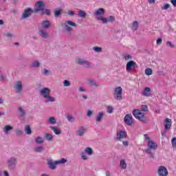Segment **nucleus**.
I'll return each instance as SVG.
<instances>
[{
    "mask_svg": "<svg viewBox=\"0 0 176 176\" xmlns=\"http://www.w3.org/2000/svg\"><path fill=\"white\" fill-rule=\"evenodd\" d=\"M148 148H146L144 152L148 155H150V157H155V154L152 153L151 150L156 151L157 149V144L155 143L153 141H149L147 144Z\"/></svg>",
    "mask_w": 176,
    "mask_h": 176,
    "instance_id": "nucleus-1",
    "label": "nucleus"
},
{
    "mask_svg": "<svg viewBox=\"0 0 176 176\" xmlns=\"http://www.w3.org/2000/svg\"><path fill=\"white\" fill-rule=\"evenodd\" d=\"M133 115L136 119H138L140 120V122H142V123H148V118H145V115L142 113L140 109L133 110Z\"/></svg>",
    "mask_w": 176,
    "mask_h": 176,
    "instance_id": "nucleus-2",
    "label": "nucleus"
},
{
    "mask_svg": "<svg viewBox=\"0 0 176 176\" xmlns=\"http://www.w3.org/2000/svg\"><path fill=\"white\" fill-rule=\"evenodd\" d=\"M65 163H67V159L65 158H61L60 160L54 162H53L52 160H50L47 162V164L50 166V168L52 170H55L57 165L65 164Z\"/></svg>",
    "mask_w": 176,
    "mask_h": 176,
    "instance_id": "nucleus-3",
    "label": "nucleus"
},
{
    "mask_svg": "<svg viewBox=\"0 0 176 176\" xmlns=\"http://www.w3.org/2000/svg\"><path fill=\"white\" fill-rule=\"evenodd\" d=\"M46 8V4L43 1H38L34 5V13H38V12H43Z\"/></svg>",
    "mask_w": 176,
    "mask_h": 176,
    "instance_id": "nucleus-4",
    "label": "nucleus"
},
{
    "mask_svg": "<svg viewBox=\"0 0 176 176\" xmlns=\"http://www.w3.org/2000/svg\"><path fill=\"white\" fill-rule=\"evenodd\" d=\"M76 63L78 64V65H83L85 68H91V63L85 58H77Z\"/></svg>",
    "mask_w": 176,
    "mask_h": 176,
    "instance_id": "nucleus-5",
    "label": "nucleus"
},
{
    "mask_svg": "<svg viewBox=\"0 0 176 176\" xmlns=\"http://www.w3.org/2000/svg\"><path fill=\"white\" fill-rule=\"evenodd\" d=\"M35 11L32 10L31 8H27L24 10L21 16V20H25V19H28L32 14V13H34Z\"/></svg>",
    "mask_w": 176,
    "mask_h": 176,
    "instance_id": "nucleus-6",
    "label": "nucleus"
},
{
    "mask_svg": "<svg viewBox=\"0 0 176 176\" xmlns=\"http://www.w3.org/2000/svg\"><path fill=\"white\" fill-rule=\"evenodd\" d=\"M71 27H74V28H76L78 27V25L75 23L74 22H72L71 21H66V23H65L64 30L65 31H67V32H72L73 29Z\"/></svg>",
    "mask_w": 176,
    "mask_h": 176,
    "instance_id": "nucleus-7",
    "label": "nucleus"
},
{
    "mask_svg": "<svg viewBox=\"0 0 176 176\" xmlns=\"http://www.w3.org/2000/svg\"><path fill=\"white\" fill-rule=\"evenodd\" d=\"M173 122H171V119L170 118H166L165 120V124H164V131L162 132V137H166V134L170 129H171V124Z\"/></svg>",
    "mask_w": 176,
    "mask_h": 176,
    "instance_id": "nucleus-8",
    "label": "nucleus"
},
{
    "mask_svg": "<svg viewBox=\"0 0 176 176\" xmlns=\"http://www.w3.org/2000/svg\"><path fill=\"white\" fill-rule=\"evenodd\" d=\"M123 91V89L121 87H117L115 89V92L113 94L114 98L116 100H122L123 96H122V93Z\"/></svg>",
    "mask_w": 176,
    "mask_h": 176,
    "instance_id": "nucleus-9",
    "label": "nucleus"
},
{
    "mask_svg": "<svg viewBox=\"0 0 176 176\" xmlns=\"http://www.w3.org/2000/svg\"><path fill=\"white\" fill-rule=\"evenodd\" d=\"M138 68V65L133 60H130L126 63V72H131L132 69H136Z\"/></svg>",
    "mask_w": 176,
    "mask_h": 176,
    "instance_id": "nucleus-10",
    "label": "nucleus"
},
{
    "mask_svg": "<svg viewBox=\"0 0 176 176\" xmlns=\"http://www.w3.org/2000/svg\"><path fill=\"white\" fill-rule=\"evenodd\" d=\"M8 167L11 168L12 170H14L16 168V166L17 164V158L16 157H11L8 159L7 162Z\"/></svg>",
    "mask_w": 176,
    "mask_h": 176,
    "instance_id": "nucleus-11",
    "label": "nucleus"
},
{
    "mask_svg": "<svg viewBox=\"0 0 176 176\" xmlns=\"http://www.w3.org/2000/svg\"><path fill=\"white\" fill-rule=\"evenodd\" d=\"M157 174L159 176H167L168 175V170H167V168L164 166H160L157 169Z\"/></svg>",
    "mask_w": 176,
    "mask_h": 176,
    "instance_id": "nucleus-12",
    "label": "nucleus"
},
{
    "mask_svg": "<svg viewBox=\"0 0 176 176\" xmlns=\"http://www.w3.org/2000/svg\"><path fill=\"white\" fill-rule=\"evenodd\" d=\"M124 121L127 126H131L134 123V119H133L131 114H126L124 118Z\"/></svg>",
    "mask_w": 176,
    "mask_h": 176,
    "instance_id": "nucleus-13",
    "label": "nucleus"
},
{
    "mask_svg": "<svg viewBox=\"0 0 176 176\" xmlns=\"http://www.w3.org/2000/svg\"><path fill=\"white\" fill-rule=\"evenodd\" d=\"M127 138V133L124 131H119L117 132V141H122V140Z\"/></svg>",
    "mask_w": 176,
    "mask_h": 176,
    "instance_id": "nucleus-14",
    "label": "nucleus"
},
{
    "mask_svg": "<svg viewBox=\"0 0 176 176\" xmlns=\"http://www.w3.org/2000/svg\"><path fill=\"white\" fill-rule=\"evenodd\" d=\"M2 130L5 135H9L10 134V131L13 130V126L9 124L5 125L2 128Z\"/></svg>",
    "mask_w": 176,
    "mask_h": 176,
    "instance_id": "nucleus-15",
    "label": "nucleus"
},
{
    "mask_svg": "<svg viewBox=\"0 0 176 176\" xmlns=\"http://www.w3.org/2000/svg\"><path fill=\"white\" fill-rule=\"evenodd\" d=\"M14 88L16 89V93L20 94L23 90V84L21 81H16Z\"/></svg>",
    "mask_w": 176,
    "mask_h": 176,
    "instance_id": "nucleus-16",
    "label": "nucleus"
},
{
    "mask_svg": "<svg viewBox=\"0 0 176 176\" xmlns=\"http://www.w3.org/2000/svg\"><path fill=\"white\" fill-rule=\"evenodd\" d=\"M18 113L20 119H25V116H27V113L22 107H18Z\"/></svg>",
    "mask_w": 176,
    "mask_h": 176,
    "instance_id": "nucleus-17",
    "label": "nucleus"
},
{
    "mask_svg": "<svg viewBox=\"0 0 176 176\" xmlns=\"http://www.w3.org/2000/svg\"><path fill=\"white\" fill-rule=\"evenodd\" d=\"M40 94L44 98H46L50 95V89L49 88L44 87L40 90Z\"/></svg>",
    "mask_w": 176,
    "mask_h": 176,
    "instance_id": "nucleus-18",
    "label": "nucleus"
},
{
    "mask_svg": "<svg viewBox=\"0 0 176 176\" xmlns=\"http://www.w3.org/2000/svg\"><path fill=\"white\" fill-rule=\"evenodd\" d=\"M38 35H40L43 39H47L49 38V33L46 29H40L38 30Z\"/></svg>",
    "mask_w": 176,
    "mask_h": 176,
    "instance_id": "nucleus-19",
    "label": "nucleus"
},
{
    "mask_svg": "<svg viewBox=\"0 0 176 176\" xmlns=\"http://www.w3.org/2000/svg\"><path fill=\"white\" fill-rule=\"evenodd\" d=\"M87 129L85 128V126H80L78 128V130L76 131L77 135H79V137H82L83 134L86 133Z\"/></svg>",
    "mask_w": 176,
    "mask_h": 176,
    "instance_id": "nucleus-20",
    "label": "nucleus"
},
{
    "mask_svg": "<svg viewBox=\"0 0 176 176\" xmlns=\"http://www.w3.org/2000/svg\"><path fill=\"white\" fill-rule=\"evenodd\" d=\"M142 96L144 97H151L152 93L151 92V88L145 87L144 91L142 92Z\"/></svg>",
    "mask_w": 176,
    "mask_h": 176,
    "instance_id": "nucleus-21",
    "label": "nucleus"
},
{
    "mask_svg": "<svg viewBox=\"0 0 176 176\" xmlns=\"http://www.w3.org/2000/svg\"><path fill=\"white\" fill-rule=\"evenodd\" d=\"M30 68H39L41 63L38 60H33L30 65Z\"/></svg>",
    "mask_w": 176,
    "mask_h": 176,
    "instance_id": "nucleus-22",
    "label": "nucleus"
},
{
    "mask_svg": "<svg viewBox=\"0 0 176 176\" xmlns=\"http://www.w3.org/2000/svg\"><path fill=\"white\" fill-rule=\"evenodd\" d=\"M50 25H51L50 21L47 20H44L41 23V27L42 28H44V30H47V28H50Z\"/></svg>",
    "mask_w": 176,
    "mask_h": 176,
    "instance_id": "nucleus-23",
    "label": "nucleus"
},
{
    "mask_svg": "<svg viewBox=\"0 0 176 176\" xmlns=\"http://www.w3.org/2000/svg\"><path fill=\"white\" fill-rule=\"evenodd\" d=\"M104 13L105 10H104V8H99L98 10L94 12V14L95 16H96V17H101V16Z\"/></svg>",
    "mask_w": 176,
    "mask_h": 176,
    "instance_id": "nucleus-24",
    "label": "nucleus"
},
{
    "mask_svg": "<svg viewBox=\"0 0 176 176\" xmlns=\"http://www.w3.org/2000/svg\"><path fill=\"white\" fill-rule=\"evenodd\" d=\"M120 167L122 170H126L127 168V164L124 160H121L120 162Z\"/></svg>",
    "mask_w": 176,
    "mask_h": 176,
    "instance_id": "nucleus-25",
    "label": "nucleus"
},
{
    "mask_svg": "<svg viewBox=\"0 0 176 176\" xmlns=\"http://www.w3.org/2000/svg\"><path fill=\"white\" fill-rule=\"evenodd\" d=\"M50 129H51V130H53L54 134H56V135H60V134H61V130H60V129L58 128H56L55 126H50Z\"/></svg>",
    "mask_w": 176,
    "mask_h": 176,
    "instance_id": "nucleus-26",
    "label": "nucleus"
},
{
    "mask_svg": "<svg viewBox=\"0 0 176 176\" xmlns=\"http://www.w3.org/2000/svg\"><path fill=\"white\" fill-rule=\"evenodd\" d=\"M89 82L90 86H91L92 87H98V86H100V84H98V82H96L93 79L89 80Z\"/></svg>",
    "mask_w": 176,
    "mask_h": 176,
    "instance_id": "nucleus-27",
    "label": "nucleus"
},
{
    "mask_svg": "<svg viewBox=\"0 0 176 176\" xmlns=\"http://www.w3.org/2000/svg\"><path fill=\"white\" fill-rule=\"evenodd\" d=\"M104 118V113L99 112L98 116H96V122H101Z\"/></svg>",
    "mask_w": 176,
    "mask_h": 176,
    "instance_id": "nucleus-28",
    "label": "nucleus"
},
{
    "mask_svg": "<svg viewBox=\"0 0 176 176\" xmlns=\"http://www.w3.org/2000/svg\"><path fill=\"white\" fill-rule=\"evenodd\" d=\"M47 122H48L49 124H56V118L54 117H50L47 120Z\"/></svg>",
    "mask_w": 176,
    "mask_h": 176,
    "instance_id": "nucleus-29",
    "label": "nucleus"
},
{
    "mask_svg": "<svg viewBox=\"0 0 176 176\" xmlns=\"http://www.w3.org/2000/svg\"><path fill=\"white\" fill-rule=\"evenodd\" d=\"M78 16L79 17H81L82 19H85V17H86V16H87L86 12H85L82 10H80L78 11Z\"/></svg>",
    "mask_w": 176,
    "mask_h": 176,
    "instance_id": "nucleus-30",
    "label": "nucleus"
},
{
    "mask_svg": "<svg viewBox=\"0 0 176 176\" xmlns=\"http://www.w3.org/2000/svg\"><path fill=\"white\" fill-rule=\"evenodd\" d=\"M96 20L102 21L103 24H107V23H108V19L102 16H96Z\"/></svg>",
    "mask_w": 176,
    "mask_h": 176,
    "instance_id": "nucleus-31",
    "label": "nucleus"
},
{
    "mask_svg": "<svg viewBox=\"0 0 176 176\" xmlns=\"http://www.w3.org/2000/svg\"><path fill=\"white\" fill-rule=\"evenodd\" d=\"M35 152H38L39 153H41V152H43V151H45V147H43V146H37L35 148H34Z\"/></svg>",
    "mask_w": 176,
    "mask_h": 176,
    "instance_id": "nucleus-32",
    "label": "nucleus"
},
{
    "mask_svg": "<svg viewBox=\"0 0 176 176\" xmlns=\"http://www.w3.org/2000/svg\"><path fill=\"white\" fill-rule=\"evenodd\" d=\"M25 133L30 135V134L32 133V131L31 130V126L30 125H27L25 128Z\"/></svg>",
    "mask_w": 176,
    "mask_h": 176,
    "instance_id": "nucleus-33",
    "label": "nucleus"
},
{
    "mask_svg": "<svg viewBox=\"0 0 176 176\" xmlns=\"http://www.w3.org/2000/svg\"><path fill=\"white\" fill-rule=\"evenodd\" d=\"M85 153L89 155V156H91L93 155V148L87 147L85 148Z\"/></svg>",
    "mask_w": 176,
    "mask_h": 176,
    "instance_id": "nucleus-34",
    "label": "nucleus"
},
{
    "mask_svg": "<svg viewBox=\"0 0 176 176\" xmlns=\"http://www.w3.org/2000/svg\"><path fill=\"white\" fill-rule=\"evenodd\" d=\"M35 142L36 144H43V142H45V140H43L41 136H38L35 139Z\"/></svg>",
    "mask_w": 176,
    "mask_h": 176,
    "instance_id": "nucleus-35",
    "label": "nucleus"
},
{
    "mask_svg": "<svg viewBox=\"0 0 176 176\" xmlns=\"http://www.w3.org/2000/svg\"><path fill=\"white\" fill-rule=\"evenodd\" d=\"M55 17H60L61 16V9H58L54 11Z\"/></svg>",
    "mask_w": 176,
    "mask_h": 176,
    "instance_id": "nucleus-36",
    "label": "nucleus"
},
{
    "mask_svg": "<svg viewBox=\"0 0 176 176\" xmlns=\"http://www.w3.org/2000/svg\"><path fill=\"white\" fill-rule=\"evenodd\" d=\"M67 119L68 122H70L71 123H74V122H75V118L72 116H70V115L67 116Z\"/></svg>",
    "mask_w": 176,
    "mask_h": 176,
    "instance_id": "nucleus-37",
    "label": "nucleus"
},
{
    "mask_svg": "<svg viewBox=\"0 0 176 176\" xmlns=\"http://www.w3.org/2000/svg\"><path fill=\"white\" fill-rule=\"evenodd\" d=\"M47 98V100H48L45 101V102H49V101H50V102H54V101H56V98H53V97L50 96V95L48 96H47V98Z\"/></svg>",
    "mask_w": 176,
    "mask_h": 176,
    "instance_id": "nucleus-38",
    "label": "nucleus"
},
{
    "mask_svg": "<svg viewBox=\"0 0 176 176\" xmlns=\"http://www.w3.org/2000/svg\"><path fill=\"white\" fill-rule=\"evenodd\" d=\"M45 138L47 140V141H52V140H53V135L50 133H46Z\"/></svg>",
    "mask_w": 176,
    "mask_h": 176,
    "instance_id": "nucleus-39",
    "label": "nucleus"
},
{
    "mask_svg": "<svg viewBox=\"0 0 176 176\" xmlns=\"http://www.w3.org/2000/svg\"><path fill=\"white\" fill-rule=\"evenodd\" d=\"M5 36H7V38H9V39H12L14 35L12 33H10V32H7L4 34Z\"/></svg>",
    "mask_w": 176,
    "mask_h": 176,
    "instance_id": "nucleus-40",
    "label": "nucleus"
},
{
    "mask_svg": "<svg viewBox=\"0 0 176 176\" xmlns=\"http://www.w3.org/2000/svg\"><path fill=\"white\" fill-rule=\"evenodd\" d=\"M93 50L94 52H96V53H100V52H102V48H101L100 47H94Z\"/></svg>",
    "mask_w": 176,
    "mask_h": 176,
    "instance_id": "nucleus-41",
    "label": "nucleus"
},
{
    "mask_svg": "<svg viewBox=\"0 0 176 176\" xmlns=\"http://www.w3.org/2000/svg\"><path fill=\"white\" fill-rule=\"evenodd\" d=\"M153 72V71L152 70V69L151 68H148L145 70V74L146 75L148 76L149 75H152V73Z\"/></svg>",
    "mask_w": 176,
    "mask_h": 176,
    "instance_id": "nucleus-42",
    "label": "nucleus"
},
{
    "mask_svg": "<svg viewBox=\"0 0 176 176\" xmlns=\"http://www.w3.org/2000/svg\"><path fill=\"white\" fill-rule=\"evenodd\" d=\"M138 28V22L137 21H135L133 23V30H134V31L137 30Z\"/></svg>",
    "mask_w": 176,
    "mask_h": 176,
    "instance_id": "nucleus-43",
    "label": "nucleus"
},
{
    "mask_svg": "<svg viewBox=\"0 0 176 176\" xmlns=\"http://www.w3.org/2000/svg\"><path fill=\"white\" fill-rule=\"evenodd\" d=\"M63 86L65 87H68V86H71V82H69V80H65L63 81Z\"/></svg>",
    "mask_w": 176,
    "mask_h": 176,
    "instance_id": "nucleus-44",
    "label": "nucleus"
},
{
    "mask_svg": "<svg viewBox=\"0 0 176 176\" xmlns=\"http://www.w3.org/2000/svg\"><path fill=\"white\" fill-rule=\"evenodd\" d=\"M141 109L143 112H146L148 111V106L142 104L141 107Z\"/></svg>",
    "mask_w": 176,
    "mask_h": 176,
    "instance_id": "nucleus-45",
    "label": "nucleus"
},
{
    "mask_svg": "<svg viewBox=\"0 0 176 176\" xmlns=\"http://www.w3.org/2000/svg\"><path fill=\"white\" fill-rule=\"evenodd\" d=\"M169 8H170V4L166 3L164 6L161 7V9L162 10H167V9H168Z\"/></svg>",
    "mask_w": 176,
    "mask_h": 176,
    "instance_id": "nucleus-46",
    "label": "nucleus"
},
{
    "mask_svg": "<svg viewBox=\"0 0 176 176\" xmlns=\"http://www.w3.org/2000/svg\"><path fill=\"white\" fill-rule=\"evenodd\" d=\"M115 20H116L115 16H109L108 19H107V22L110 21L111 23H113V21H115Z\"/></svg>",
    "mask_w": 176,
    "mask_h": 176,
    "instance_id": "nucleus-47",
    "label": "nucleus"
},
{
    "mask_svg": "<svg viewBox=\"0 0 176 176\" xmlns=\"http://www.w3.org/2000/svg\"><path fill=\"white\" fill-rule=\"evenodd\" d=\"M171 142H172V146H173V148H175V146H176V138H173L172 140H171Z\"/></svg>",
    "mask_w": 176,
    "mask_h": 176,
    "instance_id": "nucleus-48",
    "label": "nucleus"
},
{
    "mask_svg": "<svg viewBox=\"0 0 176 176\" xmlns=\"http://www.w3.org/2000/svg\"><path fill=\"white\" fill-rule=\"evenodd\" d=\"M42 74H43V75H45L46 76V75H47V74H50V70L44 69L42 71Z\"/></svg>",
    "mask_w": 176,
    "mask_h": 176,
    "instance_id": "nucleus-49",
    "label": "nucleus"
},
{
    "mask_svg": "<svg viewBox=\"0 0 176 176\" xmlns=\"http://www.w3.org/2000/svg\"><path fill=\"white\" fill-rule=\"evenodd\" d=\"M43 12H44L45 14H46L47 16H50V14H51V11L49 9H45L43 10Z\"/></svg>",
    "mask_w": 176,
    "mask_h": 176,
    "instance_id": "nucleus-50",
    "label": "nucleus"
},
{
    "mask_svg": "<svg viewBox=\"0 0 176 176\" xmlns=\"http://www.w3.org/2000/svg\"><path fill=\"white\" fill-rule=\"evenodd\" d=\"M0 80L1 82H5L6 80V76H3V74H0Z\"/></svg>",
    "mask_w": 176,
    "mask_h": 176,
    "instance_id": "nucleus-51",
    "label": "nucleus"
},
{
    "mask_svg": "<svg viewBox=\"0 0 176 176\" xmlns=\"http://www.w3.org/2000/svg\"><path fill=\"white\" fill-rule=\"evenodd\" d=\"M15 133H16V135H21V134H23V131H21L20 129H16Z\"/></svg>",
    "mask_w": 176,
    "mask_h": 176,
    "instance_id": "nucleus-52",
    "label": "nucleus"
},
{
    "mask_svg": "<svg viewBox=\"0 0 176 176\" xmlns=\"http://www.w3.org/2000/svg\"><path fill=\"white\" fill-rule=\"evenodd\" d=\"M133 57L130 54H126L124 55V60H131Z\"/></svg>",
    "mask_w": 176,
    "mask_h": 176,
    "instance_id": "nucleus-53",
    "label": "nucleus"
},
{
    "mask_svg": "<svg viewBox=\"0 0 176 176\" xmlns=\"http://www.w3.org/2000/svg\"><path fill=\"white\" fill-rule=\"evenodd\" d=\"M86 153H81V157L83 160H87V156H86Z\"/></svg>",
    "mask_w": 176,
    "mask_h": 176,
    "instance_id": "nucleus-54",
    "label": "nucleus"
},
{
    "mask_svg": "<svg viewBox=\"0 0 176 176\" xmlns=\"http://www.w3.org/2000/svg\"><path fill=\"white\" fill-rule=\"evenodd\" d=\"M113 112V108L112 107H107V113H112Z\"/></svg>",
    "mask_w": 176,
    "mask_h": 176,
    "instance_id": "nucleus-55",
    "label": "nucleus"
},
{
    "mask_svg": "<svg viewBox=\"0 0 176 176\" xmlns=\"http://www.w3.org/2000/svg\"><path fill=\"white\" fill-rule=\"evenodd\" d=\"M67 14H68L69 16H75V12H74V11H72V10L68 11V12H67Z\"/></svg>",
    "mask_w": 176,
    "mask_h": 176,
    "instance_id": "nucleus-56",
    "label": "nucleus"
},
{
    "mask_svg": "<svg viewBox=\"0 0 176 176\" xmlns=\"http://www.w3.org/2000/svg\"><path fill=\"white\" fill-rule=\"evenodd\" d=\"M144 138L146 141H148V142H149V141L151 140V138H149V136L148 135V134H144Z\"/></svg>",
    "mask_w": 176,
    "mask_h": 176,
    "instance_id": "nucleus-57",
    "label": "nucleus"
},
{
    "mask_svg": "<svg viewBox=\"0 0 176 176\" xmlns=\"http://www.w3.org/2000/svg\"><path fill=\"white\" fill-rule=\"evenodd\" d=\"M91 115H93V111H91V110H88V111H87V116L89 118H90L91 116Z\"/></svg>",
    "mask_w": 176,
    "mask_h": 176,
    "instance_id": "nucleus-58",
    "label": "nucleus"
},
{
    "mask_svg": "<svg viewBox=\"0 0 176 176\" xmlns=\"http://www.w3.org/2000/svg\"><path fill=\"white\" fill-rule=\"evenodd\" d=\"M162 42H163V40L162 38H158L157 40V45H160L162 43Z\"/></svg>",
    "mask_w": 176,
    "mask_h": 176,
    "instance_id": "nucleus-59",
    "label": "nucleus"
},
{
    "mask_svg": "<svg viewBox=\"0 0 176 176\" xmlns=\"http://www.w3.org/2000/svg\"><path fill=\"white\" fill-rule=\"evenodd\" d=\"M166 45H168V46H170V47H175L174 44L171 43V42L170 41H168L166 43Z\"/></svg>",
    "mask_w": 176,
    "mask_h": 176,
    "instance_id": "nucleus-60",
    "label": "nucleus"
},
{
    "mask_svg": "<svg viewBox=\"0 0 176 176\" xmlns=\"http://www.w3.org/2000/svg\"><path fill=\"white\" fill-rule=\"evenodd\" d=\"M124 146H129V141L122 142Z\"/></svg>",
    "mask_w": 176,
    "mask_h": 176,
    "instance_id": "nucleus-61",
    "label": "nucleus"
},
{
    "mask_svg": "<svg viewBox=\"0 0 176 176\" xmlns=\"http://www.w3.org/2000/svg\"><path fill=\"white\" fill-rule=\"evenodd\" d=\"M170 2L172 5H173V6L176 8V0H170Z\"/></svg>",
    "mask_w": 176,
    "mask_h": 176,
    "instance_id": "nucleus-62",
    "label": "nucleus"
},
{
    "mask_svg": "<svg viewBox=\"0 0 176 176\" xmlns=\"http://www.w3.org/2000/svg\"><path fill=\"white\" fill-rule=\"evenodd\" d=\"M79 91L85 92V91H86V89H83V87H79Z\"/></svg>",
    "mask_w": 176,
    "mask_h": 176,
    "instance_id": "nucleus-63",
    "label": "nucleus"
},
{
    "mask_svg": "<svg viewBox=\"0 0 176 176\" xmlns=\"http://www.w3.org/2000/svg\"><path fill=\"white\" fill-rule=\"evenodd\" d=\"M148 3H155L156 2V0H148Z\"/></svg>",
    "mask_w": 176,
    "mask_h": 176,
    "instance_id": "nucleus-64",
    "label": "nucleus"
}]
</instances>
